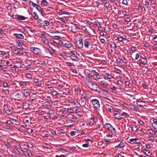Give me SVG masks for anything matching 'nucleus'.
Wrapping results in <instances>:
<instances>
[{
    "instance_id": "obj_14",
    "label": "nucleus",
    "mask_w": 157,
    "mask_h": 157,
    "mask_svg": "<svg viewBox=\"0 0 157 157\" xmlns=\"http://www.w3.org/2000/svg\"><path fill=\"white\" fill-rule=\"evenodd\" d=\"M48 51L52 54L53 55H56V54L55 53L56 51L51 48V47L48 49Z\"/></svg>"
},
{
    "instance_id": "obj_56",
    "label": "nucleus",
    "mask_w": 157,
    "mask_h": 157,
    "mask_svg": "<svg viewBox=\"0 0 157 157\" xmlns=\"http://www.w3.org/2000/svg\"><path fill=\"white\" fill-rule=\"evenodd\" d=\"M118 84L120 85V86H121V85H122L123 84V82L121 81H119L118 82Z\"/></svg>"
},
{
    "instance_id": "obj_36",
    "label": "nucleus",
    "mask_w": 157,
    "mask_h": 157,
    "mask_svg": "<svg viewBox=\"0 0 157 157\" xmlns=\"http://www.w3.org/2000/svg\"><path fill=\"white\" fill-rule=\"evenodd\" d=\"M54 113V110H49L48 111V114L49 115H53Z\"/></svg>"
},
{
    "instance_id": "obj_47",
    "label": "nucleus",
    "mask_w": 157,
    "mask_h": 157,
    "mask_svg": "<svg viewBox=\"0 0 157 157\" xmlns=\"http://www.w3.org/2000/svg\"><path fill=\"white\" fill-rule=\"evenodd\" d=\"M38 22L39 23H40L39 25H40L41 26H42V23H43V21L42 20V19H40L38 21Z\"/></svg>"
},
{
    "instance_id": "obj_9",
    "label": "nucleus",
    "mask_w": 157,
    "mask_h": 157,
    "mask_svg": "<svg viewBox=\"0 0 157 157\" xmlns=\"http://www.w3.org/2000/svg\"><path fill=\"white\" fill-rule=\"evenodd\" d=\"M136 104L139 106L142 107L145 106L146 103L145 101H138L136 102Z\"/></svg>"
},
{
    "instance_id": "obj_51",
    "label": "nucleus",
    "mask_w": 157,
    "mask_h": 157,
    "mask_svg": "<svg viewBox=\"0 0 157 157\" xmlns=\"http://www.w3.org/2000/svg\"><path fill=\"white\" fill-rule=\"evenodd\" d=\"M12 123V122L10 120H8L6 121V123L7 124H8L9 125H10L11 123Z\"/></svg>"
},
{
    "instance_id": "obj_53",
    "label": "nucleus",
    "mask_w": 157,
    "mask_h": 157,
    "mask_svg": "<svg viewBox=\"0 0 157 157\" xmlns=\"http://www.w3.org/2000/svg\"><path fill=\"white\" fill-rule=\"evenodd\" d=\"M82 146L85 147H88L89 146V145L87 144H82Z\"/></svg>"
},
{
    "instance_id": "obj_42",
    "label": "nucleus",
    "mask_w": 157,
    "mask_h": 157,
    "mask_svg": "<svg viewBox=\"0 0 157 157\" xmlns=\"http://www.w3.org/2000/svg\"><path fill=\"white\" fill-rule=\"evenodd\" d=\"M15 97L16 98H21V95L20 94H17L15 95Z\"/></svg>"
},
{
    "instance_id": "obj_1",
    "label": "nucleus",
    "mask_w": 157,
    "mask_h": 157,
    "mask_svg": "<svg viewBox=\"0 0 157 157\" xmlns=\"http://www.w3.org/2000/svg\"><path fill=\"white\" fill-rule=\"evenodd\" d=\"M91 102L94 108L97 109L101 113H103L104 110L102 108H100V104L98 100L94 99L91 101Z\"/></svg>"
},
{
    "instance_id": "obj_21",
    "label": "nucleus",
    "mask_w": 157,
    "mask_h": 157,
    "mask_svg": "<svg viewBox=\"0 0 157 157\" xmlns=\"http://www.w3.org/2000/svg\"><path fill=\"white\" fill-rule=\"evenodd\" d=\"M144 153L147 156H150L151 155L152 153L151 152L149 151L148 150H144L143 151Z\"/></svg>"
},
{
    "instance_id": "obj_7",
    "label": "nucleus",
    "mask_w": 157,
    "mask_h": 157,
    "mask_svg": "<svg viewBox=\"0 0 157 157\" xmlns=\"http://www.w3.org/2000/svg\"><path fill=\"white\" fill-rule=\"evenodd\" d=\"M29 4L31 6H33V7H35V8L37 10H41L40 9H41V8L38 5L32 2H30Z\"/></svg>"
},
{
    "instance_id": "obj_10",
    "label": "nucleus",
    "mask_w": 157,
    "mask_h": 157,
    "mask_svg": "<svg viewBox=\"0 0 157 157\" xmlns=\"http://www.w3.org/2000/svg\"><path fill=\"white\" fill-rule=\"evenodd\" d=\"M153 122L152 124V127L156 129L157 128V118L154 119L153 120Z\"/></svg>"
},
{
    "instance_id": "obj_15",
    "label": "nucleus",
    "mask_w": 157,
    "mask_h": 157,
    "mask_svg": "<svg viewBox=\"0 0 157 157\" xmlns=\"http://www.w3.org/2000/svg\"><path fill=\"white\" fill-rule=\"evenodd\" d=\"M23 94L24 96L26 98L30 97V94L29 92L27 91L26 90H24Z\"/></svg>"
},
{
    "instance_id": "obj_49",
    "label": "nucleus",
    "mask_w": 157,
    "mask_h": 157,
    "mask_svg": "<svg viewBox=\"0 0 157 157\" xmlns=\"http://www.w3.org/2000/svg\"><path fill=\"white\" fill-rule=\"evenodd\" d=\"M27 146L28 147L30 148H32L33 147V145L31 143H29L27 144Z\"/></svg>"
},
{
    "instance_id": "obj_11",
    "label": "nucleus",
    "mask_w": 157,
    "mask_h": 157,
    "mask_svg": "<svg viewBox=\"0 0 157 157\" xmlns=\"http://www.w3.org/2000/svg\"><path fill=\"white\" fill-rule=\"evenodd\" d=\"M14 35L18 39H23L24 37L23 35L21 34L16 33L14 34Z\"/></svg>"
},
{
    "instance_id": "obj_27",
    "label": "nucleus",
    "mask_w": 157,
    "mask_h": 157,
    "mask_svg": "<svg viewBox=\"0 0 157 157\" xmlns=\"http://www.w3.org/2000/svg\"><path fill=\"white\" fill-rule=\"evenodd\" d=\"M10 120H12V121L14 122L15 124L17 125L19 124L18 122L16 119L11 118H10Z\"/></svg>"
},
{
    "instance_id": "obj_54",
    "label": "nucleus",
    "mask_w": 157,
    "mask_h": 157,
    "mask_svg": "<svg viewBox=\"0 0 157 157\" xmlns=\"http://www.w3.org/2000/svg\"><path fill=\"white\" fill-rule=\"evenodd\" d=\"M44 118L45 119L48 120H50V117L49 116H44Z\"/></svg>"
},
{
    "instance_id": "obj_63",
    "label": "nucleus",
    "mask_w": 157,
    "mask_h": 157,
    "mask_svg": "<svg viewBox=\"0 0 157 157\" xmlns=\"http://www.w3.org/2000/svg\"><path fill=\"white\" fill-rule=\"evenodd\" d=\"M124 20L127 22H130V20L128 17H126L124 19Z\"/></svg>"
},
{
    "instance_id": "obj_4",
    "label": "nucleus",
    "mask_w": 157,
    "mask_h": 157,
    "mask_svg": "<svg viewBox=\"0 0 157 157\" xmlns=\"http://www.w3.org/2000/svg\"><path fill=\"white\" fill-rule=\"evenodd\" d=\"M105 126L107 129L112 133V134L114 135L116 134V129L110 124L108 123L106 124Z\"/></svg>"
},
{
    "instance_id": "obj_29",
    "label": "nucleus",
    "mask_w": 157,
    "mask_h": 157,
    "mask_svg": "<svg viewBox=\"0 0 157 157\" xmlns=\"http://www.w3.org/2000/svg\"><path fill=\"white\" fill-rule=\"evenodd\" d=\"M105 76H106L109 79H111L113 78L112 76L109 73H105Z\"/></svg>"
},
{
    "instance_id": "obj_60",
    "label": "nucleus",
    "mask_w": 157,
    "mask_h": 157,
    "mask_svg": "<svg viewBox=\"0 0 157 157\" xmlns=\"http://www.w3.org/2000/svg\"><path fill=\"white\" fill-rule=\"evenodd\" d=\"M154 42L155 43H157V37H155L153 39Z\"/></svg>"
},
{
    "instance_id": "obj_38",
    "label": "nucleus",
    "mask_w": 157,
    "mask_h": 157,
    "mask_svg": "<svg viewBox=\"0 0 157 157\" xmlns=\"http://www.w3.org/2000/svg\"><path fill=\"white\" fill-rule=\"evenodd\" d=\"M122 13L123 15L124 16H128V15L129 14V12H128V13H127V12L125 11H122Z\"/></svg>"
},
{
    "instance_id": "obj_3",
    "label": "nucleus",
    "mask_w": 157,
    "mask_h": 157,
    "mask_svg": "<svg viewBox=\"0 0 157 157\" xmlns=\"http://www.w3.org/2000/svg\"><path fill=\"white\" fill-rule=\"evenodd\" d=\"M87 85L91 89L96 91H99L100 88L96 84L90 81H88Z\"/></svg>"
},
{
    "instance_id": "obj_12",
    "label": "nucleus",
    "mask_w": 157,
    "mask_h": 157,
    "mask_svg": "<svg viewBox=\"0 0 157 157\" xmlns=\"http://www.w3.org/2000/svg\"><path fill=\"white\" fill-rule=\"evenodd\" d=\"M57 12L61 14H63L67 15L70 14L69 13L67 12V11L64 10H58Z\"/></svg>"
},
{
    "instance_id": "obj_39",
    "label": "nucleus",
    "mask_w": 157,
    "mask_h": 157,
    "mask_svg": "<svg viewBox=\"0 0 157 157\" xmlns=\"http://www.w3.org/2000/svg\"><path fill=\"white\" fill-rule=\"evenodd\" d=\"M31 75L29 73H27L26 75V77L28 78L31 79L32 78H31Z\"/></svg>"
},
{
    "instance_id": "obj_28",
    "label": "nucleus",
    "mask_w": 157,
    "mask_h": 157,
    "mask_svg": "<svg viewBox=\"0 0 157 157\" xmlns=\"http://www.w3.org/2000/svg\"><path fill=\"white\" fill-rule=\"evenodd\" d=\"M32 16L35 20L38 19V17L37 15L35 12H33L32 14Z\"/></svg>"
},
{
    "instance_id": "obj_61",
    "label": "nucleus",
    "mask_w": 157,
    "mask_h": 157,
    "mask_svg": "<svg viewBox=\"0 0 157 157\" xmlns=\"http://www.w3.org/2000/svg\"><path fill=\"white\" fill-rule=\"evenodd\" d=\"M112 27H113L114 28L117 29V25L115 24H113Z\"/></svg>"
},
{
    "instance_id": "obj_48",
    "label": "nucleus",
    "mask_w": 157,
    "mask_h": 157,
    "mask_svg": "<svg viewBox=\"0 0 157 157\" xmlns=\"http://www.w3.org/2000/svg\"><path fill=\"white\" fill-rule=\"evenodd\" d=\"M21 86H23V87H25L26 86V84L25 82H22V83L21 84Z\"/></svg>"
},
{
    "instance_id": "obj_31",
    "label": "nucleus",
    "mask_w": 157,
    "mask_h": 157,
    "mask_svg": "<svg viewBox=\"0 0 157 157\" xmlns=\"http://www.w3.org/2000/svg\"><path fill=\"white\" fill-rule=\"evenodd\" d=\"M33 132V130L31 128H28L27 129V132L29 134Z\"/></svg>"
},
{
    "instance_id": "obj_24",
    "label": "nucleus",
    "mask_w": 157,
    "mask_h": 157,
    "mask_svg": "<svg viewBox=\"0 0 157 157\" xmlns=\"http://www.w3.org/2000/svg\"><path fill=\"white\" fill-rule=\"evenodd\" d=\"M71 59L74 61H77L78 58L75 55H71L70 56Z\"/></svg>"
},
{
    "instance_id": "obj_59",
    "label": "nucleus",
    "mask_w": 157,
    "mask_h": 157,
    "mask_svg": "<svg viewBox=\"0 0 157 157\" xmlns=\"http://www.w3.org/2000/svg\"><path fill=\"white\" fill-rule=\"evenodd\" d=\"M6 63L8 66H10L12 65L11 63L8 61H6Z\"/></svg>"
},
{
    "instance_id": "obj_26",
    "label": "nucleus",
    "mask_w": 157,
    "mask_h": 157,
    "mask_svg": "<svg viewBox=\"0 0 157 157\" xmlns=\"http://www.w3.org/2000/svg\"><path fill=\"white\" fill-rule=\"evenodd\" d=\"M85 21L87 24L90 25L91 26H94V23L91 22L89 20H86Z\"/></svg>"
},
{
    "instance_id": "obj_40",
    "label": "nucleus",
    "mask_w": 157,
    "mask_h": 157,
    "mask_svg": "<svg viewBox=\"0 0 157 157\" xmlns=\"http://www.w3.org/2000/svg\"><path fill=\"white\" fill-rule=\"evenodd\" d=\"M100 84L101 85L105 86L106 85V82L104 81H101L100 82Z\"/></svg>"
},
{
    "instance_id": "obj_23",
    "label": "nucleus",
    "mask_w": 157,
    "mask_h": 157,
    "mask_svg": "<svg viewBox=\"0 0 157 157\" xmlns=\"http://www.w3.org/2000/svg\"><path fill=\"white\" fill-rule=\"evenodd\" d=\"M138 130V128L136 126L134 125L132 127V130L133 132H136Z\"/></svg>"
},
{
    "instance_id": "obj_6",
    "label": "nucleus",
    "mask_w": 157,
    "mask_h": 157,
    "mask_svg": "<svg viewBox=\"0 0 157 157\" xmlns=\"http://www.w3.org/2000/svg\"><path fill=\"white\" fill-rule=\"evenodd\" d=\"M30 50L35 54H39L41 53L40 49L37 48L31 47Z\"/></svg>"
},
{
    "instance_id": "obj_19",
    "label": "nucleus",
    "mask_w": 157,
    "mask_h": 157,
    "mask_svg": "<svg viewBox=\"0 0 157 157\" xmlns=\"http://www.w3.org/2000/svg\"><path fill=\"white\" fill-rule=\"evenodd\" d=\"M81 103L82 104H85L86 103V100L85 97H82L81 98Z\"/></svg>"
},
{
    "instance_id": "obj_62",
    "label": "nucleus",
    "mask_w": 157,
    "mask_h": 157,
    "mask_svg": "<svg viewBox=\"0 0 157 157\" xmlns=\"http://www.w3.org/2000/svg\"><path fill=\"white\" fill-rule=\"evenodd\" d=\"M65 46L67 48H70L71 47V45L70 44H65Z\"/></svg>"
},
{
    "instance_id": "obj_55",
    "label": "nucleus",
    "mask_w": 157,
    "mask_h": 157,
    "mask_svg": "<svg viewBox=\"0 0 157 157\" xmlns=\"http://www.w3.org/2000/svg\"><path fill=\"white\" fill-rule=\"evenodd\" d=\"M138 122L141 125H143L144 124V122L141 120L138 121Z\"/></svg>"
},
{
    "instance_id": "obj_44",
    "label": "nucleus",
    "mask_w": 157,
    "mask_h": 157,
    "mask_svg": "<svg viewBox=\"0 0 157 157\" xmlns=\"http://www.w3.org/2000/svg\"><path fill=\"white\" fill-rule=\"evenodd\" d=\"M122 3L125 5H128V2L127 0H123Z\"/></svg>"
},
{
    "instance_id": "obj_45",
    "label": "nucleus",
    "mask_w": 157,
    "mask_h": 157,
    "mask_svg": "<svg viewBox=\"0 0 157 157\" xmlns=\"http://www.w3.org/2000/svg\"><path fill=\"white\" fill-rule=\"evenodd\" d=\"M109 140H104L103 141V143L105 144H108L109 143Z\"/></svg>"
},
{
    "instance_id": "obj_34",
    "label": "nucleus",
    "mask_w": 157,
    "mask_h": 157,
    "mask_svg": "<svg viewBox=\"0 0 157 157\" xmlns=\"http://www.w3.org/2000/svg\"><path fill=\"white\" fill-rule=\"evenodd\" d=\"M75 91L77 92V94H80V89L79 88H77L75 89Z\"/></svg>"
},
{
    "instance_id": "obj_50",
    "label": "nucleus",
    "mask_w": 157,
    "mask_h": 157,
    "mask_svg": "<svg viewBox=\"0 0 157 157\" xmlns=\"http://www.w3.org/2000/svg\"><path fill=\"white\" fill-rule=\"evenodd\" d=\"M21 150L22 151H24L27 153V152H28V151L29 150L27 148H23V149H21Z\"/></svg>"
},
{
    "instance_id": "obj_57",
    "label": "nucleus",
    "mask_w": 157,
    "mask_h": 157,
    "mask_svg": "<svg viewBox=\"0 0 157 157\" xmlns=\"http://www.w3.org/2000/svg\"><path fill=\"white\" fill-rule=\"evenodd\" d=\"M136 139H131L129 140V142H132L133 141H136Z\"/></svg>"
},
{
    "instance_id": "obj_33",
    "label": "nucleus",
    "mask_w": 157,
    "mask_h": 157,
    "mask_svg": "<svg viewBox=\"0 0 157 157\" xmlns=\"http://www.w3.org/2000/svg\"><path fill=\"white\" fill-rule=\"evenodd\" d=\"M43 42L46 45L49 44V42L47 40V39H44V40H43Z\"/></svg>"
},
{
    "instance_id": "obj_64",
    "label": "nucleus",
    "mask_w": 157,
    "mask_h": 157,
    "mask_svg": "<svg viewBox=\"0 0 157 157\" xmlns=\"http://www.w3.org/2000/svg\"><path fill=\"white\" fill-rule=\"evenodd\" d=\"M139 55L138 54H136V55L135 59H136L137 60L138 59V58H139Z\"/></svg>"
},
{
    "instance_id": "obj_32",
    "label": "nucleus",
    "mask_w": 157,
    "mask_h": 157,
    "mask_svg": "<svg viewBox=\"0 0 157 157\" xmlns=\"http://www.w3.org/2000/svg\"><path fill=\"white\" fill-rule=\"evenodd\" d=\"M17 43L18 44V46L19 47L23 45L22 42L20 40H18L17 41Z\"/></svg>"
},
{
    "instance_id": "obj_18",
    "label": "nucleus",
    "mask_w": 157,
    "mask_h": 157,
    "mask_svg": "<svg viewBox=\"0 0 157 157\" xmlns=\"http://www.w3.org/2000/svg\"><path fill=\"white\" fill-rule=\"evenodd\" d=\"M60 20L63 22H67L68 19L66 17L60 18Z\"/></svg>"
},
{
    "instance_id": "obj_58",
    "label": "nucleus",
    "mask_w": 157,
    "mask_h": 157,
    "mask_svg": "<svg viewBox=\"0 0 157 157\" xmlns=\"http://www.w3.org/2000/svg\"><path fill=\"white\" fill-rule=\"evenodd\" d=\"M71 52L72 54H73L72 55H75V54H77V52L76 51H74V50L71 51Z\"/></svg>"
},
{
    "instance_id": "obj_35",
    "label": "nucleus",
    "mask_w": 157,
    "mask_h": 157,
    "mask_svg": "<svg viewBox=\"0 0 157 157\" xmlns=\"http://www.w3.org/2000/svg\"><path fill=\"white\" fill-rule=\"evenodd\" d=\"M124 39V38L123 36H120L117 38V40L120 42H122L123 40Z\"/></svg>"
},
{
    "instance_id": "obj_2",
    "label": "nucleus",
    "mask_w": 157,
    "mask_h": 157,
    "mask_svg": "<svg viewBox=\"0 0 157 157\" xmlns=\"http://www.w3.org/2000/svg\"><path fill=\"white\" fill-rule=\"evenodd\" d=\"M84 44L86 48H93V43L90 39L87 38L85 39L84 41Z\"/></svg>"
},
{
    "instance_id": "obj_52",
    "label": "nucleus",
    "mask_w": 157,
    "mask_h": 157,
    "mask_svg": "<svg viewBox=\"0 0 157 157\" xmlns=\"http://www.w3.org/2000/svg\"><path fill=\"white\" fill-rule=\"evenodd\" d=\"M94 75V74L93 75H92V73H91L90 74H88L87 76L88 78L93 77Z\"/></svg>"
},
{
    "instance_id": "obj_16",
    "label": "nucleus",
    "mask_w": 157,
    "mask_h": 157,
    "mask_svg": "<svg viewBox=\"0 0 157 157\" xmlns=\"http://www.w3.org/2000/svg\"><path fill=\"white\" fill-rule=\"evenodd\" d=\"M115 117L118 120L121 119L122 118L121 116L119 113H116L114 114Z\"/></svg>"
},
{
    "instance_id": "obj_46",
    "label": "nucleus",
    "mask_w": 157,
    "mask_h": 157,
    "mask_svg": "<svg viewBox=\"0 0 157 157\" xmlns=\"http://www.w3.org/2000/svg\"><path fill=\"white\" fill-rule=\"evenodd\" d=\"M76 132L75 131L71 132L70 133V135L72 136H74L75 135Z\"/></svg>"
},
{
    "instance_id": "obj_43",
    "label": "nucleus",
    "mask_w": 157,
    "mask_h": 157,
    "mask_svg": "<svg viewBox=\"0 0 157 157\" xmlns=\"http://www.w3.org/2000/svg\"><path fill=\"white\" fill-rule=\"evenodd\" d=\"M6 145L7 147L10 148H11L12 147V145L8 143H7L6 144Z\"/></svg>"
},
{
    "instance_id": "obj_41",
    "label": "nucleus",
    "mask_w": 157,
    "mask_h": 157,
    "mask_svg": "<svg viewBox=\"0 0 157 157\" xmlns=\"http://www.w3.org/2000/svg\"><path fill=\"white\" fill-rule=\"evenodd\" d=\"M63 96H65L66 97V95H68L70 94V93L69 92H63Z\"/></svg>"
},
{
    "instance_id": "obj_25",
    "label": "nucleus",
    "mask_w": 157,
    "mask_h": 157,
    "mask_svg": "<svg viewBox=\"0 0 157 157\" xmlns=\"http://www.w3.org/2000/svg\"><path fill=\"white\" fill-rule=\"evenodd\" d=\"M100 77L99 75H97L95 74H94V75H93V78L94 79L96 80L97 79H100Z\"/></svg>"
},
{
    "instance_id": "obj_5",
    "label": "nucleus",
    "mask_w": 157,
    "mask_h": 157,
    "mask_svg": "<svg viewBox=\"0 0 157 157\" xmlns=\"http://www.w3.org/2000/svg\"><path fill=\"white\" fill-rule=\"evenodd\" d=\"M76 43L77 48H82L83 46L82 38L80 37L77 39Z\"/></svg>"
},
{
    "instance_id": "obj_22",
    "label": "nucleus",
    "mask_w": 157,
    "mask_h": 157,
    "mask_svg": "<svg viewBox=\"0 0 157 157\" xmlns=\"http://www.w3.org/2000/svg\"><path fill=\"white\" fill-rule=\"evenodd\" d=\"M41 4L42 6H47L48 3L45 0H42L41 1Z\"/></svg>"
},
{
    "instance_id": "obj_20",
    "label": "nucleus",
    "mask_w": 157,
    "mask_h": 157,
    "mask_svg": "<svg viewBox=\"0 0 157 157\" xmlns=\"http://www.w3.org/2000/svg\"><path fill=\"white\" fill-rule=\"evenodd\" d=\"M140 58L141 59L140 61H141L142 64L143 65L147 63L146 60L144 58L141 57H140Z\"/></svg>"
},
{
    "instance_id": "obj_17",
    "label": "nucleus",
    "mask_w": 157,
    "mask_h": 157,
    "mask_svg": "<svg viewBox=\"0 0 157 157\" xmlns=\"http://www.w3.org/2000/svg\"><path fill=\"white\" fill-rule=\"evenodd\" d=\"M124 146V143L122 142H121L117 146H115V147H118V148H123Z\"/></svg>"
},
{
    "instance_id": "obj_30",
    "label": "nucleus",
    "mask_w": 157,
    "mask_h": 157,
    "mask_svg": "<svg viewBox=\"0 0 157 157\" xmlns=\"http://www.w3.org/2000/svg\"><path fill=\"white\" fill-rule=\"evenodd\" d=\"M27 153L29 156L31 157L33 156V154L29 150L27 152Z\"/></svg>"
},
{
    "instance_id": "obj_13",
    "label": "nucleus",
    "mask_w": 157,
    "mask_h": 157,
    "mask_svg": "<svg viewBox=\"0 0 157 157\" xmlns=\"http://www.w3.org/2000/svg\"><path fill=\"white\" fill-rule=\"evenodd\" d=\"M49 25V22L46 20L43 21V23H42V26H48Z\"/></svg>"
},
{
    "instance_id": "obj_8",
    "label": "nucleus",
    "mask_w": 157,
    "mask_h": 157,
    "mask_svg": "<svg viewBox=\"0 0 157 157\" xmlns=\"http://www.w3.org/2000/svg\"><path fill=\"white\" fill-rule=\"evenodd\" d=\"M15 16V17H14V18L17 19L20 21L24 20H25L26 19H28V17H25L21 15H16Z\"/></svg>"
},
{
    "instance_id": "obj_37",
    "label": "nucleus",
    "mask_w": 157,
    "mask_h": 157,
    "mask_svg": "<svg viewBox=\"0 0 157 157\" xmlns=\"http://www.w3.org/2000/svg\"><path fill=\"white\" fill-rule=\"evenodd\" d=\"M6 114H7L8 115L10 114H11V112L10 111V109H7L6 110Z\"/></svg>"
}]
</instances>
